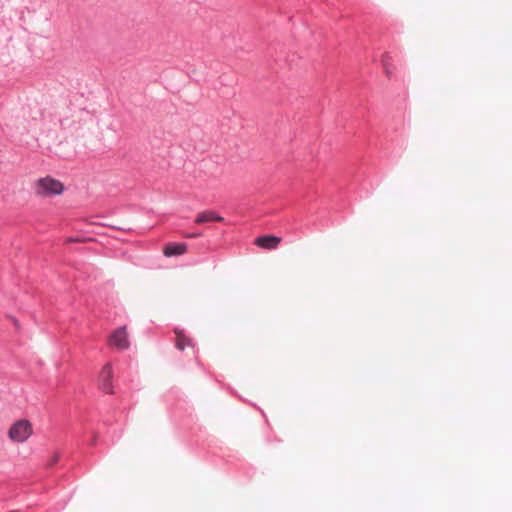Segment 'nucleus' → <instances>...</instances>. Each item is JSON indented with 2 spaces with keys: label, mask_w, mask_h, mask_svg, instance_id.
<instances>
[{
  "label": "nucleus",
  "mask_w": 512,
  "mask_h": 512,
  "mask_svg": "<svg viewBox=\"0 0 512 512\" xmlns=\"http://www.w3.org/2000/svg\"><path fill=\"white\" fill-rule=\"evenodd\" d=\"M176 334V347L179 350H184L186 347L192 346V339L189 338L182 330L175 329Z\"/></svg>",
  "instance_id": "6e6552de"
},
{
  "label": "nucleus",
  "mask_w": 512,
  "mask_h": 512,
  "mask_svg": "<svg viewBox=\"0 0 512 512\" xmlns=\"http://www.w3.org/2000/svg\"><path fill=\"white\" fill-rule=\"evenodd\" d=\"M186 238H196V237H200L202 236V233H196V232H193V234H185L184 235Z\"/></svg>",
  "instance_id": "9d476101"
},
{
  "label": "nucleus",
  "mask_w": 512,
  "mask_h": 512,
  "mask_svg": "<svg viewBox=\"0 0 512 512\" xmlns=\"http://www.w3.org/2000/svg\"><path fill=\"white\" fill-rule=\"evenodd\" d=\"M112 378V366L111 364H106L99 374V387L103 392L107 394L113 393Z\"/></svg>",
  "instance_id": "20e7f679"
},
{
  "label": "nucleus",
  "mask_w": 512,
  "mask_h": 512,
  "mask_svg": "<svg viewBox=\"0 0 512 512\" xmlns=\"http://www.w3.org/2000/svg\"><path fill=\"white\" fill-rule=\"evenodd\" d=\"M187 251L185 243H168L163 249V254L166 257L183 255Z\"/></svg>",
  "instance_id": "423d86ee"
},
{
  "label": "nucleus",
  "mask_w": 512,
  "mask_h": 512,
  "mask_svg": "<svg viewBox=\"0 0 512 512\" xmlns=\"http://www.w3.org/2000/svg\"><path fill=\"white\" fill-rule=\"evenodd\" d=\"M60 457L61 454L59 452H54L47 460V467H53L60 460Z\"/></svg>",
  "instance_id": "1a4fd4ad"
},
{
  "label": "nucleus",
  "mask_w": 512,
  "mask_h": 512,
  "mask_svg": "<svg viewBox=\"0 0 512 512\" xmlns=\"http://www.w3.org/2000/svg\"><path fill=\"white\" fill-rule=\"evenodd\" d=\"M33 435V425L27 419L13 422L7 431L8 439L14 444L25 443Z\"/></svg>",
  "instance_id": "f03ea898"
},
{
  "label": "nucleus",
  "mask_w": 512,
  "mask_h": 512,
  "mask_svg": "<svg viewBox=\"0 0 512 512\" xmlns=\"http://www.w3.org/2000/svg\"><path fill=\"white\" fill-rule=\"evenodd\" d=\"M224 219L212 210H206L197 214L195 218L196 224H205L212 221L222 222Z\"/></svg>",
  "instance_id": "0eeeda50"
},
{
  "label": "nucleus",
  "mask_w": 512,
  "mask_h": 512,
  "mask_svg": "<svg viewBox=\"0 0 512 512\" xmlns=\"http://www.w3.org/2000/svg\"><path fill=\"white\" fill-rule=\"evenodd\" d=\"M65 190L64 184L51 176L37 179L33 184V192L39 198H51L61 195Z\"/></svg>",
  "instance_id": "f257e3e1"
},
{
  "label": "nucleus",
  "mask_w": 512,
  "mask_h": 512,
  "mask_svg": "<svg viewBox=\"0 0 512 512\" xmlns=\"http://www.w3.org/2000/svg\"><path fill=\"white\" fill-rule=\"evenodd\" d=\"M108 344L118 350H126L130 346L127 328L125 326L117 328L110 335Z\"/></svg>",
  "instance_id": "7ed1b4c3"
},
{
  "label": "nucleus",
  "mask_w": 512,
  "mask_h": 512,
  "mask_svg": "<svg viewBox=\"0 0 512 512\" xmlns=\"http://www.w3.org/2000/svg\"><path fill=\"white\" fill-rule=\"evenodd\" d=\"M282 239L274 235H264L255 239V244L263 249L272 250L276 249L281 243Z\"/></svg>",
  "instance_id": "39448f33"
}]
</instances>
